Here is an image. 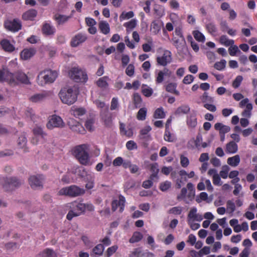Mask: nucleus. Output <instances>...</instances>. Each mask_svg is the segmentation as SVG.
Returning a JSON list of instances; mask_svg holds the SVG:
<instances>
[{
	"mask_svg": "<svg viewBox=\"0 0 257 257\" xmlns=\"http://www.w3.org/2000/svg\"><path fill=\"white\" fill-rule=\"evenodd\" d=\"M0 82H7L12 85H16L19 83L28 84L30 81L27 75L21 71H17L14 73L8 70H0Z\"/></svg>",
	"mask_w": 257,
	"mask_h": 257,
	"instance_id": "f257e3e1",
	"label": "nucleus"
},
{
	"mask_svg": "<svg viewBox=\"0 0 257 257\" xmlns=\"http://www.w3.org/2000/svg\"><path fill=\"white\" fill-rule=\"evenodd\" d=\"M78 92L75 87H64L59 92V97L63 103L73 104L77 99Z\"/></svg>",
	"mask_w": 257,
	"mask_h": 257,
	"instance_id": "f03ea898",
	"label": "nucleus"
},
{
	"mask_svg": "<svg viewBox=\"0 0 257 257\" xmlns=\"http://www.w3.org/2000/svg\"><path fill=\"white\" fill-rule=\"evenodd\" d=\"M89 148L88 145L82 144L76 147L73 150L74 155L80 163L83 165L89 164Z\"/></svg>",
	"mask_w": 257,
	"mask_h": 257,
	"instance_id": "7ed1b4c3",
	"label": "nucleus"
},
{
	"mask_svg": "<svg viewBox=\"0 0 257 257\" xmlns=\"http://www.w3.org/2000/svg\"><path fill=\"white\" fill-rule=\"evenodd\" d=\"M203 219V215L198 213L196 207H193L190 209L188 212L187 217V222L191 229L196 230L200 227V224L196 222H201Z\"/></svg>",
	"mask_w": 257,
	"mask_h": 257,
	"instance_id": "20e7f679",
	"label": "nucleus"
},
{
	"mask_svg": "<svg viewBox=\"0 0 257 257\" xmlns=\"http://www.w3.org/2000/svg\"><path fill=\"white\" fill-rule=\"evenodd\" d=\"M67 206L70 209L67 215V219L71 220L74 217L80 215L85 211L84 203L74 201L67 204Z\"/></svg>",
	"mask_w": 257,
	"mask_h": 257,
	"instance_id": "39448f33",
	"label": "nucleus"
},
{
	"mask_svg": "<svg viewBox=\"0 0 257 257\" xmlns=\"http://www.w3.org/2000/svg\"><path fill=\"white\" fill-rule=\"evenodd\" d=\"M85 190L75 185L64 187L61 189L58 194L60 195H65L71 197H76L84 194Z\"/></svg>",
	"mask_w": 257,
	"mask_h": 257,
	"instance_id": "423d86ee",
	"label": "nucleus"
},
{
	"mask_svg": "<svg viewBox=\"0 0 257 257\" xmlns=\"http://www.w3.org/2000/svg\"><path fill=\"white\" fill-rule=\"evenodd\" d=\"M71 79L77 82H85L87 79V75L85 71L77 67L72 68L69 72Z\"/></svg>",
	"mask_w": 257,
	"mask_h": 257,
	"instance_id": "0eeeda50",
	"label": "nucleus"
},
{
	"mask_svg": "<svg viewBox=\"0 0 257 257\" xmlns=\"http://www.w3.org/2000/svg\"><path fill=\"white\" fill-rule=\"evenodd\" d=\"M23 183V181L18 179L16 177H7L5 180L3 185L4 188L7 191H11L15 188L19 187Z\"/></svg>",
	"mask_w": 257,
	"mask_h": 257,
	"instance_id": "6e6552de",
	"label": "nucleus"
},
{
	"mask_svg": "<svg viewBox=\"0 0 257 257\" xmlns=\"http://www.w3.org/2000/svg\"><path fill=\"white\" fill-rule=\"evenodd\" d=\"M43 175H33L29 178V183L32 188L38 189L42 188L44 181Z\"/></svg>",
	"mask_w": 257,
	"mask_h": 257,
	"instance_id": "1a4fd4ad",
	"label": "nucleus"
},
{
	"mask_svg": "<svg viewBox=\"0 0 257 257\" xmlns=\"http://www.w3.org/2000/svg\"><path fill=\"white\" fill-rule=\"evenodd\" d=\"M33 133L34 137L32 139V143L35 145L38 144L39 142L43 143L44 137L47 136V134L44 133L42 128L37 126L33 129Z\"/></svg>",
	"mask_w": 257,
	"mask_h": 257,
	"instance_id": "9d476101",
	"label": "nucleus"
},
{
	"mask_svg": "<svg viewBox=\"0 0 257 257\" xmlns=\"http://www.w3.org/2000/svg\"><path fill=\"white\" fill-rule=\"evenodd\" d=\"M172 53L169 50H165L162 56L157 58V62L160 65L165 66L172 62Z\"/></svg>",
	"mask_w": 257,
	"mask_h": 257,
	"instance_id": "9b49d317",
	"label": "nucleus"
},
{
	"mask_svg": "<svg viewBox=\"0 0 257 257\" xmlns=\"http://www.w3.org/2000/svg\"><path fill=\"white\" fill-rule=\"evenodd\" d=\"M125 202V198L122 195H119L118 200L112 201L111 203L112 210L115 211L118 209V211L121 213L124 210Z\"/></svg>",
	"mask_w": 257,
	"mask_h": 257,
	"instance_id": "f8f14e48",
	"label": "nucleus"
},
{
	"mask_svg": "<svg viewBox=\"0 0 257 257\" xmlns=\"http://www.w3.org/2000/svg\"><path fill=\"white\" fill-rule=\"evenodd\" d=\"M64 122L61 117L57 115H52L49 119V129L54 127H63Z\"/></svg>",
	"mask_w": 257,
	"mask_h": 257,
	"instance_id": "ddd939ff",
	"label": "nucleus"
},
{
	"mask_svg": "<svg viewBox=\"0 0 257 257\" xmlns=\"http://www.w3.org/2000/svg\"><path fill=\"white\" fill-rule=\"evenodd\" d=\"M6 28L12 32H18L22 28L21 22L18 19H14L13 21L8 22L5 24Z\"/></svg>",
	"mask_w": 257,
	"mask_h": 257,
	"instance_id": "4468645a",
	"label": "nucleus"
},
{
	"mask_svg": "<svg viewBox=\"0 0 257 257\" xmlns=\"http://www.w3.org/2000/svg\"><path fill=\"white\" fill-rule=\"evenodd\" d=\"M95 175L94 173L85 172V181L86 182L85 188L87 189H91L94 186Z\"/></svg>",
	"mask_w": 257,
	"mask_h": 257,
	"instance_id": "2eb2a0df",
	"label": "nucleus"
},
{
	"mask_svg": "<svg viewBox=\"0 0 257 257\" xmlns=\"http://www.w3.org/2000/svg\"><path fill=\"white\" fill-rule=\"evenodd\" d=\"M68 125L74 132L80 134H84L85 132V130L82 124L73 119L68 121Z\"/></svg>",
	"mask_w": 257,
	"mask_h": 257,
	"instance_id": "dca6fc26",
	"label": "nucleus"
},
{
	"mask_svg": "<svg viewBox=\"0 0 257 257\" xmlns=\"http://www.w3.org/2000/svg\"><path fill=\"white\" fill-rule=\"evenodd\" d=\"M87 39L85 34L79 33L76 35L71 40V44L72 47H75L84 43Z\"/></svg>",
	"mask_w": 257,
	"mask_h": 257,
	"instance_id": "f3484780",
	"label": "nucleus"
},
{
	"mask_svg": "<svg viewBox=\"0 0 257 257\" xmlns=\"http://www.w3.org/2000/svg\"><path fill=\"white\" fill-rule=\"evenodd\" d=\"M187 125L189 127L194 128L197 124V113L193 110L187 116Z\"/></svg>",
	"mask_w": 257,
	"mask_h": 257,
	"instance_id": "a211bd4d",
	"label": "nucleus"
},
{
	"mask_svg": "<svg viewBox=\"0 0 257 257\" xmlns=\"http://www.w3.org/2000/svg\"><path fill=\"white\" fill-rule=\"evenodd\" d=\"M86 112V110L85 108L76 105L72 106L70 110V113L76 118H79L80 116L84 115Z\"/></svg>",
	"mask_w": 257,
	"mask_h": 257,
	"instance_id": "6ab92c4d",
	"label": "nucleus"
},
{
	"mask_svg": "<svg viewBox=\"0 0 257 257\" xmlns=\"http://www.w3.org/2000/svg\"><path fill=\"white\" fill-rule=\"evenodd\" d=\"M36 53V50L34 48H25L20 53V57L22 59L27 60L32 58Z\"/></svg>",
	"mask_w": 257,
	"mask_h": 257,
	"instance_id": "aec40b11",
	"label": "nucleus"
},
{
	"mask_svg": "<svg viewBox=\"0 0 257 257\" xmlns=\"http://www.w3.org/2000/svg\"><path fill=\"white\" fill-rule=\"evenodd\" d=\"M48 82V70H44L40 72L37 77V83L40 86H44Z\"/></svg>",
	"mask_w": 257,
	"mask_h": 257,
	"instance_id": "412c9836",
	"label": "nucleus"
},
{
	"mask_svg": "<svg viewBox=\"0 0 257 257\" xmlns=\"http://www.w3.org/2000/svg\"><path fill=\"white\" fill-rule=\"evenodd\" d=\"M0 45L2 49L7 52L12 53L15 50V46L8 39H2L0 42Z\"/></svg>",
	"mask_w": 257,
	"mask_h": 257,
	"instance_id": "4be33fe9",
	"label": "nucleus"
},
{
	"mask_svg": "<svg viewBox=\"0 0 257 257\" xmlns=\"http://www.w3.org/2000/svg\"><path fill=\"white\" fill-rule=\"evenodd\" d=\"M37 11L35 9H30L22 15V19L24 21H33L37 15Z\"/></svg>",
	"mask_w": 257,
	"mask_h": 257,
	"instance_id": "5701e85b",
	"label": "nucleus"
},
{
	"mask_svg": "<svg viewBox=\"0 0 257 257\" xmlns=\"http://www.w3.org/2000/svg\"><path fill=\"white\" fill-rule=\"evenodd\" d=\"M173 44L177 49H182L186 44L184 37H174L172 39Z\"/></svg>",
	"mask_w": 257,
	"mask_h": 257,
	"instance_id": "b1692460",
	"label": "nucleus"
},
{
	"mask_svg": "<svg viewBox=\"0 0 257 257\" xmlns=\"http://www.w3.org/2000/svg\"><path fill=\"white\" fill-rule=\"evenodd\" d=\"M214 128L219 132L220 135H225L230 131V126L223 124L221 122H217L214 124Z\"/></svg>",
	"mask_w": 257,
	"mask_h": 257,
	"instance_id": "393cba45",
	"label": "nucleus"
},
{
	"mask_svg": "<svg viewBox=\"0 0 257 257\" xmlns=\"http://www.w3.org/2000/svg\"><path fill=\"white\" fill-rule=\"evenodd\" d=\"M152 128L150 126H146L140 131V138L146 141L151 140V137L149 132L151 131Z\"/></svg>",
	"mask_w": 257,
	"mask_h": 257,
	"instance_id": "a878e982",
	"label": "nucleus"
},
{
	"mask_svg": "<svg viewBox=\"0 0 257 257\" xmlns=\"http://www.w3.org/2000/svg\"><path fill=\"white\" fill-rule=\"evenodd\" d=\"M163 24L162 22L155 20L152 22L151 24V31L154 34H157L161 30Z\"/></svg>",
	"mask_w": 257,
	"mask_h": 257,
	"instance_id": "bb28decb",
	"label": "nucleus"
},
{
	"mask_svg": "<svg viewBox=\"0 0 257 257\" xmlns=\"http://www.w3.org/2000/svg\"><path fill=\"white\" fill-rule=\"evenodd\" d=\"M171 74V71L167 68H165L163 71H160L156 77V83H162L164 78L165 76H170Z\"/></svg>",
	"mask_w": 257,
	"mask_h": 257,
	"instance_id": "cd10ccee",
	"label": "nucleus"
},
{
	"mask_svg": "<svg viewBox=\"0 0 257 257\" xmlns=\"http://www.w3.org/2000/svg\"><path fill=\"white\" fill-rule=\"evenodd\" d=\"M177 198L178 200H184L186 203H189V202L193 199H190L187 195V189L183 188L181 189V193L177 196Z\"/></svg>",
	"mask_w": 257,
	"mask_h": 257,
	"instance_id": "c85d7f7f",
	"label": "nucleus"
},
{
	"mask_svg": "<svg viewBox=\"0 0 257 257\" xmlns=\"http://www.w3.org/2000/svg\"><path fill=\"white\" fill-rule=\"evenodd\" d=\"M98 27L101 32L104 35L108 34L110 32L109 25L106 21H100L99 23Z\"/></svg>",
	"mask_w": 257,
	"mask_h": 257,
	"instance_id": "c756f323",
	"label": "nucleus"
},
{
	"mask_svg": "<svg viewBox=\"0 0 257 257\" xmlns=\"http://www.w3.org/2000/svg\"><path fill=\"white\" fill-rule=\"evenodd\" d=\"M240 161V157L238 155H236L233 157H229L227 160V164L233 167L237 166Z\"/></svg>",
	"mask_w": 257,
	"mask_h": 257,
	"instance_id": "7c9ffc66",
	"label": "nucleus"
},
{
	"mask_svg": "<svg viewBox=\"0 0 257 257\" xmlns=\"http://www.w3.org/2000/svg\"><path fill=\"white\" fill-rule=\"evenodd\" d=\"M239 107L241 108L245 107L244 110L247 111H251L253 108L252 104L249 102L248 98H245L243 99L239 102Z\"/></svg>",
	"mask_w": 257,
	"mask_h": 257,
	"instance_id": "2f4dec72",
	"label": "nucleus"
},
{
	"mask_svg": "<svg viewBox=\"0 0 257 257\" xmlns=\"http://www.w3.org/2000/svg\"><path fill=\"white\" fill-rule=\"evenodd\" d=\"M238 150L237 145L233 141H231L226 144V151L230 154H234Z\"/></svg>",
	"mask_w": 257,
	"mask_h": 257,
	"instance_id": "473e14b6",
	"label": "nucleus"
},
{
	"mask_svg": "<svg viewBox=\"0 0 257 257\" xmlns=\"http://www.w3.org/2000/svg\"><path fill=\"white\" fill-rule=\"evenodd\" d=\"M95 118L94 117L88 118L85 121L84 125L85 128L89 132L95 130Z\"/></svg>",
	"mask_w": 257,
	"mask_h": 257,
	"instance_id": "72a5a7b5",
	"label": "nucleus"
},
{
	"mask_svg": "<svg viewBox=\"0 0 257 257\" xmlns=\"http://www.w3.org/2000/svg\"><path fill=\"white\" fill-rule=\"evenodd\" d=\"M190 110V107L187 105H182L178 107L175 112V114L180 115L187 114Z\"/></svg>",
	"mask_w": 257,
	"mask_h": 257,
	"instance_id": "f704fd0d",
	"label": "nucleus"
},
{
	"mask_svg": "<svg viewBox=\"0 0 257 257\" xmlns=\"http://www.w3.org/2000/svg\"><path fill=\"white\" fill-rule=\"evenodd\" d=\"M219 42L221 44L226 47L229 46L230 45L234 44V40L229 39L226 35H222L220 37Z\"/></svg>",
	"mask_w": 257,
	"mask_h": 257,
	"instance_id": "c9c22d12",
	"label": "nucleus"
},
{
	"mask_svg": "<svg viewBox=\"0 0 257 257\" xmlns=\"http://www.w3.org/2000/svg\"><path fill=\"white\" fill-rule=\"evenodd\" d=\"M70 18V17L65 15L57 14L54 16V19L59 25L63 24Z\"/></svg>",
	"mask_w": 257,
	"mask_h": 257,
	"instance_id": "e433bc0d",
	"label": "nucleus"
},
{
	"mask_svg": "<svg viewBox=\"0 0 257 257\" xmlns=\"http://www.w3.org/2000/svg\"><path fill=\"white\" fill-rule=\"evenodd\" d=\"M137 25V21L135 19H132L130 21L125 23L123 26L126 28V30L127 33H130L133 29H134Z\"/></svg>",
	"mask_w": 257,
	"mask_h": 257,
	"instance_id": "4c0bfd02",
	"label": "nucleus"
},
{
	"mask_svg": "<svg viewBox=\"0 0 257 257\" xmlns=\"http://www.w3.org/2000/svg\"><path fill=\"white\" fill-rule=\"evenodd\" d=\"M120 131L122 134L128 137H131L133 135V130L131 128H125L123 123L120 124Z\"/></svg>",
	"mask_w": 257,
	"mask_h": 257,
	"instance_id": "58836bf2",
	"label": "nucleus"
},
{
	"mask_svg": "<svg viewBox=\"0 0 257 257\" xmlns=\"http://www.w3.org/2000/svg\"><path fill=\"white\" fill-rule=\"evenodd\" d=\"M151 171L152 172L150 176L151 180H154L155 178L158 179V174L159 170L157 163H154L151 165Z\"/></svg>",
	"mask_w": 257,
	"mask_h": 257,
	"instance_id": "ea45409f",
	"label": "nucleus"
},
{
	"mask_svg": "<svg viewBox=\"0 0 257 257\" xmlns=\"http://www.w3.org/2000/svg\"><path fill=\"white\" fill-rule=\"evenodd\" d=\"M177 84L175 83H169L166 87V90L167 91L175 94L177 95H179V92L176 90Z\"/></svg>",
	"mask_w": 257,
	"mask_h": 257,
	"instance_id": "a19ab883",
	"label": "nucleus"
},
{
	"mask_svg": "<svg viewBox=\"0 0 257 257\" xmlns=\"http://www.w3.org/2000/svg\"><path fill=\"white\" fill-rule=\"evenodd\" d=\"M46 97V94L43 93L36 94L30 97V100L33 102H38Z\"/></svg>",
	"mask_w": 257,
	"mask_h": 257,
	"instance_id": "79ce46f5",
	"label": "nucleus"
},
{
	"mask_svg": "<svg viewBox=\"0 0 257 257\" xmlns=\"http://www.w3.org/2000/svg\"><path fill=\"white\" fill-rule=\"evenodd\" d=\"M108 80V78L106 76H104L101 78H100L96 82V84L97 86L99 87L102 88H105L108 86V83L107 81Z\"/></svg>",
	"mask_w": 257,
	"mask_h": 257,
	"instance_id": "37998d69",
	"label": "nucleus"
},
{
	"mask_svg": "<svg viewBox=\"0 0 257 257\" xmlns=\"http://www.w3.org/2000/svg\"><path fill=\"white\" fill-rule=\"evenodd\" d=\"M164 139L168 142H173L176 140L175 136L172 134L168 130H165Z\"/></svg>",
	"mask_w": 257,
	"mask_h": 257,
	"instance_id": "c03bdc74",
	"label": "nucleus"
},
{
	"mask_svg": "<svg viewBox=\"0 0 257 257\" xmlns=\"http://www.w3.org/2000/svg\"><path fill=\"white\" fill-rule=\"evenodd\" d=\"M142 92L146 97L151 96L153 92V90L147 85L143 84L142 86Z\"/></svg>",
	"mask_w": 257,
	"mask_h": 257,
	"instance_id": "a18cd8bd",
	"label": "nucleus"
},
{
	"mask_svg": "<svg viewBox=\"0 0 257 257\" xmlns=\"http://www.w3.org/2000/svg\"><path fill=\"white\" fill-rule=\"evenodd\" d=\"M193 35L195 40L200 42H204L205 38L204 35L199 31L196 30L193 32Z\"/></svg>",
	"mask_w": 257,
	"mask_h": 257,
	"instance_id": "49530a36",
	"label": "nucleus"
},
{
	"mask_svg": "<svg viewBox=\"0 0 257 257\" xmlns=\"http://www.w3.org/2000/svg\"><path fill=\"white\" fill-rule=\"evenodd\" d=\"M143 238V235L139 232H135L134 233L132 237L130 239V242L135 243L140 241Z\"/></svg>",
	"mask_w": 257,
	"mask_h": 257,
	"instance_id": "de8ad7c7",
	"label": "nucleus"
},
{
	"mask_svg": "<svg viewBox=\"0 0 257 257\" xmlns=\"http://www.w3.org/2000/svg\"><path fill=\"white\" fill-rule=\"evenodd\" d=\"M200 99L202 102L206 103V102L213 103L214 99L213 97L208 95V93L206 92H204L203 95L200 97Z\"/></svg>",
	"mask_w": 257,
	"mask_h": 257,
	"instance_id": "09e8293b",
	"label": "nucleus"
},
{
	"mask_svg": "<svg viewBox=\"0 0 257 257\" xmlns=\"http://www.w3.org/2000/svg\"><path fill=\"white\" fill-rule=\"evenodd\" d=\"M104 249V246L102 244H98L93 248V252L97 255L102 254Z\"/></svg>",
	"mask_w": 257,
	"mask_h": 257,
	"instance_id": "8fccbe9b",
	"label": "nucleus"
},
{
	"mask_svg": "<svg viewBox=\"0 0 257 257\" xmlns=\"http://www.w3.org/2000/svg\"><path fill=\"white\" fill-rule=\"evenodd\" d=\"M154 117L155 118H163L165 117V112L163 107L158 108L155 110Z\"/></svg>",
	"mask_w": 257,
	"mask_h": 257,
	"instance_id": "3c124183",
	"label": "nucleus"
},
{
	"mask_svg": "<svg viewBox=\"0 0 257 257\" xmlns=\"http://www.w3.org/2000/svg\"><path fill=\"white\" fill-rule=\"evenodd\" d=\"M147 110L146 108H141L137 114V118L138 120H144L146 119Z\"/></svg>",
	"mask_w": 257,
	"mask_h": 257,
	"instance_id": "603ef678",
	"label": "nucleus"
},
{
	"mask_svg": "<svg viewBox=\"0 0 257 257\" xmlns=\"http://www.w3.org/2000/svg\"><path fill=\"white\" fill-rule=\"evenodd\" d=\"M81 240L87 248L89 249L92 247L93 243L88 236L83 235L81 237Z\"/></svg>",
	"mask_w": 257,
	"mask_h": 257,
	"instance_id": "864d4df0",
	"label": "nucleus"
},
{
	"mask_svg": "<svg viewBox=\"0 0 257 257\" xmlns=\"http://www.w3.org/2000/svg\"><path fill=\"white\" fill-rule=\"evenodd\" d=\"M187 187L189 191L188 197L190 199H193L195 196V189L194 185L191 183H188L187 185Z\"/></svg>",
	"mask_w": 257,
	"mask_h": 257,
	"instance_id": "5fc2aeb1",
	"label": "nucleus"
},
{
	"mask_svg": "<svg viewBox=\"0 0 257 257\" xmlns=\"http://www.w3.org/2000/svg\"><path fill=\"white\" fill-rule=\"evenodd\" d=\"M27 138L24 135H22L19 137L18 140V145L21 148H24L27 144Z\"/></svg>",
	"mask_w": 257,
	"mask_h": 257,
	"instance_id": "6e6d98bb",
	"label": "nucleus"
},
{
	"mask_svg": "<svg viewBox=\"0 0 257 257\" xmlns=\"http://www.w3.org/2000/svg\"><path fill=\"white\" fill-rule=\"evenodd\" d=\"M226 61L222 59L219 62H217L214 64V68L219 71L222 70L224 69L226 66Z\"/></svg>",
	"mask_w": 257,
	"mask_h": 257,
	"instance_id": "4d7b16f0",
	"label": "nucleus"
},
{
	"mask_svg": "<svg viewBox=\"0 0 257 257\" xmlns=\"http://www.w3.org/2000/svg\"><path fill=\"white\" fill-rule=\"evenodd\" d=\"M183 208L182 207L176 206L170 209L168 211V213L174 215H180L181 214Z\"/></svg>",
	"mask_w": 257,
	"mask_h": 257,
	"instance_id": "13d9d810",
	"label": "nucleus"
},
{
	"mask_svg": "<svg viewBox=\"0 0 257 257\" xmlns=\"http://www.w3.org/2000/svg\"><path fill=\"white\" fill-rule=\"evenodd\" d=\"M228 52L230 56H234L237 53H240V51L236 45L233 44L230 45V47L228 48Z\"/></svg>",
	"mask_w": 257,
	"mask_h": 257,
	"instance_id": "bf43d9fd",
	"label": "nucleus"
},
{
	"mask_svg": "<svg viewBox=\"0 0 257 257\" xmlns=\"http://www.w3.org/2000/svg\"><path fill=\"white\" fill-rule=\"evenodd\" d=\"M206 29L208 32L212 35H215L217 32V28L213 23H209L206 26Z\"/></svg>",
	"mask_w": 257,
	"mask_h": 257,
	"instance_id": "052dcab7",
	"label": "nucleus"
},
{
	"mask_svg": "<svg viewBox=\"0 0 257 257\" xmlns=\"http://www.w3.org/2000/svg\"><path fill=\"white\" fill-rule=\"evenodd\" d=\"M134 16V14L133 11H130L128 12H122L119 16L120 21L129 19L133 18Z\"/></svg>",
	"mask_w": 257,
	"mask_h": 257,
	"instance_id": "680f3d73",
	"label": "nucleus"
},
{
	"mask_svg": "<svg viewBox=\"0 0 257 257\" xmlns=\"http://www.w3.org/2000/svg\"><path fill=\"white\" fill-rule=\"evenodd\" d=\"M229 171V167L227 165H224L222 166V170L220 171L219 173V175L222 178L226 179L228 176V173Z\"/></svg>",
	"mask_w": 257,
	"mask_h": 257,
	"instance_id": "e2e57ef3",
	"label": "nucleus"
},
{
	"mask_svg": "<svg viewBox=\"0 0 257 257\" xmlns=\"http://www.w3.org/2000/svg\"><path fill=\"white\" fill-rule=\"evenodd\" d=\"M243 80V77L241 75H238L232 82V86L234 88H238Z\"/></svg>",
	"mask_w": 257,
	"mask_h": 257,
	"instance_id": "0e129e2a",
	"label": "nucleus"
},
{
	"mask_svg": "<svg viewBox=\"0 0 257 257\" xmlns=\"http://www.w3.org/2000/svg\"><path fill=\"white\" fill-rule=\"evenodd\" d=\"M226 208L229 213L233 212L235 210V203L232 200H228L226 202Z\"/></svg>",
	"mask_w": 257,
	"mask_h": 257,
	"instance_id": "69168bd1",
	"label": "nucleus"
},
{
	"mask_svg": "<svg viewBox=\"0 0 257 257\" xmlns=\"http://www.w3.org/2000/svg\"><path fill=\"white\" fill-rule=\"evenodd\" d=\"M58 76V72L56 70H49V83H53Z\"/></svg>",
	"mask_w": 257,
	"mask_h": 257,
	"instance_id": "338daca9",
	"label": "nucleus"
},
{
	"mask_svg": "<svg viewBox=\"0 0 257 257\" xmlns=\"http://www.w3.org/2000/svg\"><path fill=\"white\" fill-rule=\"evenodd\" d=\"M144 255L141 248H136L130 254V257H143Z\"/></svg>",
	"mask_w": 257,
	"mask_h": 257,
	"instance_id": "774afa93",
	"label": "nucleus"
}]
</instances>
